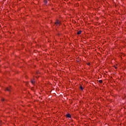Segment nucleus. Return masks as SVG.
I'll list each match as a JSON object with an SVG mask.
<instances>
[{"instance_id": "obj_6", "label": "nucleus", "mask_w": 126, "mask_h": 126, "mask_svg": "<svg viewBox=\"0 0 126 126\" xmlns=\"http://www.w3.org/2000/svg\"><path fill=\"white\" fill-rule=\"evenodd\" d=\"M99 82L100 84H102V83H103V81H102L101 80H100L99 81Z\"/></svg>"}, {"instance_id": "obj_3", "label": "nucleus", "mask_w": 126, "mask_h": 126, "mask_svg": "<svg viewBox=\"0 0 126 126\" xmlns=\"http://www.w3.org/2000/svg\"><path fill=\"white\" fill-rule=\"evenodd\" d=\"M31 83H32V84L34 85L35 84V80L34 79L32 80Z\"/></svg>"}, {"instance_id": "obj_9", "label": "nucleus", "mask_w": 126, "mask_h": 126, "mask_svg": "<svg viewBox=\"0 0 126 126\" xmlns=\"http://www.w3.org/2000/svg\"><path fill=\"white\" fill-rule=\"evenodd\" d=\"M44 2H45V3H48V1H47V0H44Z\"/></svg>"}, {"instance_id": "obj_2", "label": "nucleus", "mask_w": 126, "mask_h": 126, "mask_svg": "<svg viewBox=\"0 0 126 126\" xmlns=\"http://www.w3.org/2000/svg\"><path fill=\"white\" fill-rule=\"evenodd\" d=\"M66 118H71V115H70V114H67L66 115Z\"/></svg>"}, {"instance_id": "obj_10", "label": "nucleus", "mask_w": 126, "mask_h": 126, "mask_svg": "<svg viewBox=\"0 0 126 126\" xmlns=\"http://www.w3.org/2000/svg\"><path fill=\"white\" fill-rule=\"evenodd\" d=\"M1 101H2V102H3V101H4V98H2L1 99Z\"/></svg>"}, {"instance_id": "obj_1", "label": "nucleus", "mask_w": 126, "mask_h": 126, "mask_svg": "<svg viewBox=\"0 0 126 126\" xmlns=\"http://www.w3.org/2000/svg\"><path fill=\"white\" fill-rule=\"evenodd\" d=\"M55 25H57V26H60L61 25V21L59 20H57L56 22L55 23Z\"/></svg>"}, {"instance_id": "obj_8", "label": "nucleus", "mask_w": 126, "mask_h": 126, "mask_svg": "<svg viewBox=\"0 0 126 126\" xmlns=\"http://www.w3.org/2000/svg\"><path fill=\"white\" fill-rule=\"evenodd\" d=\"M80 88L81 90H83V88H82V86H80Z\"/></svg>"}, {"instance_id": "obj_5", "label": "nucleus", "mask_w": 126, "mask_h": 126, "mask_svg": "<svg viewBox=\"0 0 126 126\" xmlns=\"http://www.w3.org/2000/svg\"><path fill=\"white\" fill-rule=\"evenodd\" d=\"M6 91H10V88H7L6 89Z\"/></svg>"}, {"instance_id": "obj_4", "label": "nucleus", "mask_w": 126, "mask_h": 126, "mask_svg": "<svg viewBox=\"0 0 126 126\" xmlns=\"http://www.w3.org/2000/svg\"><path fill=\"white\" fill-rule=\"evenodd\" d=\"M81 31H79L77 33V35H80L81 34Z\"/></svg>"}, {"instance_id": "obj_11", "label": "nucleus", "mask_w": 126, "mask_h": 126, "mask_svg": "<svg viewBox=\"0 0 126 126\" xmlns=\"http://www.w3.org/2000/svg\"><path fill=\"white\" fill-rule=\"evenodd\" d=\"M90 64V63H88V65H89Z\"/></svg>"}, {"instance_id": "obj_7", "label": "nucleus", "mask_w": 126, "mask_h": 126, "mask_svg": "<svg viewBox=\"0 0 126 126\" xmlns=\"http://www.w3.org/2000/svg\"><path fill=\"white\" fill-rule=\"evenodd\" d=\"M114 67H115V68H116V69H117L118 68V66L117 65H114Z\"/></svg>"}]
</instances>
